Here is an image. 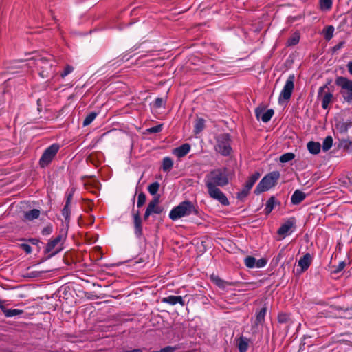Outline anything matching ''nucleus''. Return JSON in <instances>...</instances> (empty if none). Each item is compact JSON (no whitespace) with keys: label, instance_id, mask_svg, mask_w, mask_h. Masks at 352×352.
Returning a JSON list of instances; mask_svg holds the SVG:
<instances>
[{"label":"nucleus","instance_id":"obj_53","mask_svg":"<svg viewBox=\"0 0 352 352\" xmlns=\"http://www.w3.org/2000/svg\"><path fill=\"white\" fill-rule=\"evenodd\" d=\"M36 239H32L31 242L34 244L36 243Z\"/></svg>","mask_w":352,"mask_h":352},{"label":"nucleus","instance_id":"obj_14","mask_svg":"<svg viewBox=\"0 0 352 352\" xmlns=\"http://www.w3.org/2000/svg\"><path fill=\"white\" fill-rule=\"evenodd\" d=\"M190 145L188 144H184L182 145L181 146L175 148L173 151V153L177 157L180 158V157L185 156L186 154H188V152L190 151Z\"/></svg>","mask_w":352,"mask_h":352},{"label":"nucleus","instance_id":"obj_11","mask_svg":"<svg viewBox=\"0 0 352 352\" xmlns=\"http://www.w3.org/2000/svg\"><path fill=\"white\" fill-rule=\"evenodd\" d=\"M158 198L154 199L149 203L144 214V219H147L151 214H160L162 212L161 208L158 206Z\"/></svg>","mask_w":352,"mask_h":352},{"label":"nucleus","instance_id":"obj_33","mask_svg":"<svg viewBox=\"0 0 352 352\" xmlns=\"http://www.w3.org/2000/svg\"><path fill=\"white\" fill-rule=\"evenodd\" d=\"M96 116L97 113L95 112H91L89 115H87L83 121V126H86L90 124L95 120Z\"/></svg>","mask_w":352,"mask_h":352},{"label":"nucleus","instance_id":"obj_52","mask_svg":"<svg viewBox=\"0 0 352 352\" xmlns=\"http://www.w3.org/2000/svg\"><path fill=\"white\" fill-rule=\"evenodd\" d=\"M3 307H5L3 305L2 302H0V308L1 309L2 311H3Z\"/></svg>","mask_w":352,"mask_h":352},{"label":"nucleus","instance_id":"obj_17","mask_svg":"<svg viewBox=\"0 0 352 352\" xmlns=\"http://www.w3.org/2000/svg\"><path fill=\"white\" fill-rule=\"evenodd\" d=\"M40 210L37 209H33L30 211L25 212L24 214V220L28 221H33L36 219H38L40 216Z\"/></svg>","mask_w":352,"mask_h":352},{"label":"nucleus","instance_id":"obj_13","mask_svg":"<svg viewBox=\"0 0 352 352\" xmlns=\"http://www.w3.org/2000/svg\"><path fill=\"white\" fill-rule=\"evenodd\" d=\"M162 302L168 303L171 305H175L178 303L182 306L184 305V299L181 296H168L163 298Z\"/></svg>","mask_w":352,"mask_h":352},{"label":"nucleus","instance_id":"obj_50","mask_svg":"<svg viewBox=\"0 0 352 352\" xmlns=\"http://www.w3.org/2000/svg\"><path fill=\"white\" fill-rule=\"evenodd\" d=\"M347 68H348L349 72L352 75V61H350L348 63Z\"/></svg>","mask_w":352,"mask_h":352},{"label":"nucleus","instance_id":"obj_8","mask_svg":"<svg viewBox=\"0 0 352 352\" xmlns=\"http://www.w3.org/2000/svg\"><path fill=\"white\" fill-rule=\"evenodd\" d=\"M63 239L64 237L62 235H59L54 239L49 241L46 246V252L51 253L52 255L59 252L63 249Z\"/></svg>","mask_w":352,"mask_h":352},{"label":"nucleus","instance_id":"obj_51","mask_svg":"<svg viewBox=\"0 0 352 352\" xmlns=\"http://www.w3.org/2000/svg\"><path fill=\"white\" fill-rule=\"evenodd\" d=\"M343 43H340V44L337 45L336 46H335V49L336 50H339L340 48L342 47V46L343 45Z\"/></svg>","mask_w":352,"mask_h":352},{"label":"nucleus","instance_id":"obj_29","mask_svg":"<svg viewBox=\"0 0 352 352\" xmlns=\"http://www.w3.org/2000/svg\"><path fill=\"white\" fill-rule=\"evenodd\" d=\"M300 40V34L298 32H294L287 40V45L292 46L296 45Z\"/></svg>","mask_w":352,"mask_h":352},{"label":"nucleus","instance_id":"obj_6","mask_svg":"<svg viewBox=\"0 0 352 352\" xmlns=\"http://www.w3.org/2000/svg\"><path fill=\"white\" fill-rule=\"evenodd\" d=\"M59 148L58 144H54L46 148L39 160L40 166L43 168L48 166L57 154Z\"/></svg>","mask_w":352,"mask_h":352},{"label":"nucleus","instance_id":"obj_15","mask_svg":"<svg viewBox=\"0 0 352 352\" xmlns=\"http://www.w3.org/2000/svg\"><path fill=\"white\" fill-rule=\"evenodd\" d=\"M250 340L247 338L240 337L236 340V344L239 352H246L249 346Z\"/></svg>","mask_w":352,"mask_h":352},{"label":"nucleus","instance_id":"obj_12","mask_svg":"<svg viewBox=\"0 0 352 352\" xmlns=\"http://www.w3.org/2000/svg\"><path fill=\"white\" fill-rule=\"evenodd\" d=\"M294 221L292 219L287 221L283 223L278 230V234L283 236V238L291 232V230L294 226Z\"/></svg>","mask_w":352,"mask_h":352},{"label":"nucleus","instance_id":"obj_36","mask_svg":"<svg viewBox=\"0 0 352 352\" xmlns=\"http://www.w3.org/2000/svg\"><path fill=\"white\" fill-rule=\"evenodd\" d=\"M159 188H160L159 183L154 182L148 186V190L150 194H151L152 195H154L157 192Z\"/></svg>","mask_w":352,"mask_h":352},{"label":"nucleus","instance_id":"obj_42","mask_svg":"<svg viewBox=\"0 0 352 352\" xmlns=\"http://www.w3.org/2000/svg\"><path fill=\"white\" fill-rule=\"evenodd\" d=\"M263 108H257L255 110V114L258 120H261V116H263V113L264 112Z\"/></svg>","mask_w":352,"mask_h":352},{"label":"nucleus","instance_id":"obj_9","mask_svg":"<svg viewBox=\"0 0 352 352\" xmlns=\"http://www.w3.org/2000/svg\"><path fill=\"white\" fill-rule=\"evenodd\" d=\"M34 58L36 62V65L41 68V71L39 72L40 76L42 78L47 77L49 76L50 72L52 71V65H48V60L44 57L37 56Z\"/></svg>","mask_w":352,"mask_h":352},{"label":"nucleus","instance_id":"obj_27","mask_svg":"<svg viewBox=\"0 0 352 352\" xmlns=\"http://www.w3.org/2000/svg\"><path fill=\"white\" fill-rule=\"evenodd\" d=\"M276 204V199L274 197H272L268 199L266 203L265 211L267 214H270L274 208Z\"/></svg>","mask_w":352,"mask_h":352},{"label":"nucleus","instance_id":"obj_24","mask_svg":"<svg viewBox=\"0 0 352 352\" xmlns=\"http://www.w3.org/2000/svg\"><path fill=\"white\" fill-rule=\"evenodd\" d=\"M211 280L213 283H214L217 286L221 288H226L228 283L223 280L221 279L218 276L212 274L210 276Z\"/></svg>","mask_w":352,"mask_h":352},{"label":"nucleus","instance_id":"obj_35","mask_svg":"<svg viewBox=\"0 0 352 352\" xmlns=\"http://www.w3.org/2000/svg\"><path fill=\"white\" fill-rule=\"evenodd\" d=\"M294 157H295V155L294 153H287L280 156V161L282 163H286V162H288L292 160L294 158Z\"/></svg>","mask_w":352,"mask_h":352},{"label":"nucleus","instance_id":"obj_2","mask_svg":"<svg viewBox=\"0 0 352 352\" xmlns=\"http://www.w3.org/2000/svg\"><path fill=\"white\" fill-rule=\"evenodd\" d=\"M197 213V210L194 204L189 201H184L170 210L169 217L173 221H175L182 217Z\"/></svg>","mask_w":352,"mask_h":352},{"label":"nucleus","instance_id":"obj_18","mask_svg":"<svg viewBox=\"0 0 352 352\" xmlns=\"http://www.w3.org/2000/svg\"><path fill=\"white\" fill-rule=\"evenodd\" d=\"M305 198V194L300 190H296L291 198V201L294 204H298Z\"/></svg>","mask_w":352,"mask_h":352},{"label":"nucleus","instance_id":"obj_40","mask_svg":"<svg viewBox=\"0 0 352 352\" xmlns=\"http://www.w3.org/2000/svg\"><path fill=\"white\" fill-rule=\"evenodd\" d=\"M259 177L260 174L258 173H255L248 179V181L254 184Z\"/></svg>","mask_w":352,"mask_h":352},{"label":"nucleus","instance_id":"obj_10","mask_svg":"<svg viewBox=\"0 0 352 352\" xmlns=\"http://www.w3.org/2000/svg\"><path fill=\"white\" fill-rule=\"evenodd\" d=\"M318 97L322 99V107L327 109L333 98V94L329 91L327 85L320 87L318 90Z\"/></svg>","mask_w":352,"mask_h":352},{"label":"nucleus","instance_id":"obj_21","mask_svg":"<svg viewBox=\"0 0 352 352\" xmlns=\"http://www.w3.org/2000/svg\"><path fill=\"white\" fill-rule=\"evenodd\" d=\"M3 313L6 317H13L21 314L23 311L17 309H7L3 307Z\"/></svg>","mask_w":352,"mask_h":352},{"label":"nucleus","instance_id":"obj_45","mask_svg":"<svg viewBox=\"0 0 352 352\" xmlns=\"http://www.w3.org/2000/svg\"><path fill=\"white\" fill-rule=\"evenodd\" d=\"M256 267H263L266 265V261L265 259H259L258 261H256Z\"/></svg>","mask_w":352,"mask_h":352},{"label":"nucleus","instance_id":"obj_38","mask_svg":"<svg viewBox=\"0 0 352 352\" xmlns=\"http://www.w3.org/2000/svg\"><path fill=\"white\" fill-rule=\"evenodd\" d=\"M146 201V195L144 193H140L138 197L137 206L138 208L142 207Z\"/></svg>","mask_w":352,"mask_h":352},{"label":"nucleus","instance_id":"obj_31","mask_svg":"<svg viewBox=\"0 0 352 352\" xmlns=\"http://www.w3.org/2000/svg\"><path fill=\"white\" fill-rule=\"evenodd\" d=\"M333 144V139L331 136H327L322 142V149L324 151L329 150Z\"/></svg>","mask_w":352,"mask_h":352},{"label":"nucleus","instance_id":"obj_1","mask_svg":"<svg viewBox=\"0 0 352 352\" xmlns=\"http://www.w3.org/2000/svg\"><path fill=\"white\" fill-rule=\"evenodd\" d=\"M205 184L210 197L219 201L222 205L228 206L229 201L218 186H224L229 182L228 171L226 168H217L211 170L206 175Z\"/></svg>","mask_w":352,"mask_h":352},{"label":"nucleus","instance_id":"obj_37","mask_svg":"<svg viewBox=\"0 0 352 352\" xmlns=\"http://www.w3.org/2000/svg\"><path fill=\"white\" fill-rule=\"evenodd\" d=\"M333 0H320V8L322 10H328L332 6Z\"/></svg>","mask_w":352,"mask_h":352},{"label":"nucleus","instance_id":"obj_25","mask_svg":"<svg viewBox=\"0 0 352 352\" xmlns=\"http://www.w3.org/2000/svg\"><path fill=\"white\" fill-rule=\"evenodd\" d=\"M173 166V162L171 158L166 157L163 159L162 169L164 172L169 171Z\"/></svg>","mask_w":352,"mask_h":352},{"label":"nucleus","instance_id":"obj_5","mask_svg":"<svg viewBox=\"0 0 352 352\" xmlns=\"http://www.w3.org/2000/svg\"><path fill=\"white\" fill-rule=\"evenodd\" d=\"M215 149L223 155H229L230 154L232 148L228 134H221L217 137Z\"/></svg>","mask_w":352,"mask_h":352},{"label":"nucleus","instance_id":"obj_7","mask_svg":"<svg viewBox=\"0 0 352 352\" xmlns=\"http://www.w3.org/2000/svg\"><path fill=\"white\" fill-rule=\"evenodd\" d=\"M294 76L290 75L286 80V82L282 89L279 96V102H282L283 100H287L290 98L292 93L294 87Z\"/></svg>","mask_w":352,"mask_h":352},{"label":"nucleus","instance_id":"obj_30","mask_svg":"<svg viewBox=\"0 0 352 352\" xmlns=\"http://www.w3.org/2000/svg\"><path fill=\"white\" fill-rule=\"evenodd\" d=\"M204 120L202 118H197L195 124V133H199L204 128Z\"/></svg>","mask_w":352,"mask_h":352},{"label":"nucleus","instance_id":"obj_22","mask_svg":"<svg viewBox=\"0 0 352 352\" xmlns=\"http://www.w3.org/2000/svg\"><path fill=\"white\" fill-rule=\"evenodd\" d=\"M135 233L140 236L142 234L141 219L138 214L134 215Z\"/></svg>","mask_w":352,"mask_h":352},{"label":"nucleus","instance_id":"obj_49","mask_svg":"<svg viewBox=\"0 0 352 352\" xmlns=\"http://www.w3.org/2000/svg\"><path fill=\"white\" fill-rule=\"evenodd\" d=\"M52 232V229L51 228H45L43 230V233L44 234H50Z\"/></svg>","mask_w":352,"mask_h":352},{"label":"nucleus","instance_id":"obj_16","mask_svg":"<svg viewBox=\"0 0 352 352\" xmlns=\"http://www.w3.org/2000/svg\"><path fill=\"white\" fill-rule=\"evenodd\" d=\"M254 184L248 180L243 188L237 194V198L240 199L245 198L249 194Z\"/></svg>","mask_w":352,"mask_h":352},{"label":"nucleus","instance_id":"obj_39","mask_svg":"<svg viewBox=\"0 0 352 352\" xmlns=\"http://www.w3.org/2000/svg\"><path fill=\"white\" fill-rule=\"evenodd\" d=\"M74 70V67L71 65H67L64 69V71L63 72V73H61L60 76L62 78H65L66 76H67L68 74H69L70 73H72Z\"/></svg>","mask_w":352,"mask_h":352},{"label":"nucleus","instance_id":"obj_34","mask_svg":"<svg viewBox=\"0 0 352 352\" xmlns=\"http://www.w3.org/2000/svg\"><path fill=\"white\" fill-rule=\"evenodd\" d=\"M245 265L249 268L256 267V259L252 256H247L245 258Z\"/></svg>","mask_w":352,"mask_h":352},{"label":"nucleus","instance_id":"obj_48","mask_svg":"<svg viewBox=\"0 0 352 352\" xmlns=\"http://www.w3.org/2000/svg\"><path fill=\"white\" fill-rule=\"evenodd\" d=\"M155 104L156 107H160L163 104V100L158 98L155 100Z\"/></svg>","mask_w":352,"mask_h":352},{"label":"nucleus","instance_id":"obj_44","mask_svg":"<svg viewBox=\"0 0 352 352\" xmlns=\"http://www.w3.org/2000/svg\"><path fill=\"white\" fill-rule=\"evenodd\" d=\"M345 267V262L344 261H342L340 262L338 265L336 267V268L334 270V272L335 273H338L340 271H342Z\"/></svg>","mask_w":352,"mask_h":352},{"label":"nucleus","instance_id":"obj_32","mask_svg":"<svg viewBox=\"0 0 352 352\" xmlns=\"http://www.w3.org/2000/svg\"><path fill=\"white\" fill-rule=\"evenodd\" d=\"M274 115V111L272 109L264 110L263 116H261V120L263 122H269Z\"/></svg>","mask_w":352,"mask_h":352},{"label":"nucleus","instance_id":"obj_3","mask_svg":"<svg viewBox=\"0 0 352 352\" xmlns=\"http://www.w3.org/2000/svg\"><path fill=\"white\" fill-rule=\"evenodd\" d=\"M279 177L280 173L277 171H274L266 175L256 187L254 192L256 194H260L269 190L276 185Z\"/></svg>","mask_w":352,"mask_h":352},{"label":"nucleus","instance_id":"obj_23","mask_svg":"<svg viewBox=\"0 0 352 352\" xmlns=\"http://www.w3.org/2000/svg\"><path fill=\"white\" fill-rule=\"evenodd\" d=\"M266 311V308L263 307L256 314L255 320L256 325L261 324L264 322Z\"/></svg>","mask_w":352,"mask_h":352},{"label":"nucleus","instance_id":"obj_47","mask_svg":"<svg viewBox=\"0 0 352 352\" xmlns=\"http://www.w3.org/2000/svg\"><path fill=\"white\" fill-rule=\"evenodd\" d=\"M175 348L173 346H168L160 350L161 352H173L175 351Z\"/></svg>","mask_w":352,"mask_h":352},{"label":"nucleus","instance_id":"obj_4","mask_svg":"<svg viewBox=\"0 0 352 352\" xmlns=\"http://www.w3.org/2000/svg\"><path fill=\"white\" fill-rule=\"evenodd\" d=\"M336 83L341 87V94L346 101L352 102V80L344 77H338Z\"/></svg>","mask_w":352,"mask_h":352},{"label":"nucleus","instance_id":"obj_46","mask_svg":"<svg viewBox=\"0 0 352 352\" xmlns=\"http://www.w3.org/2000/svg\"><path fill=\"white\" fill-rule=\"evenodd\" d=\"M288 318L287 315L285 314H281L278 316V321L280 322H285Z\"/></svg>","mask_w":352,"mask_h":352},{"label":"nucleus","instance_id":"obj_41","mask_svg":"<svg viewBox=\"0 0 352 352\" xmlns=\"http://www.w3.org/2000/svg\"><path fill=\"white\" fill-rule=\"evenodd\" d=\"M21 248L28 254L32 252V248L27 243H22L20 245Z\"/></svg>","mask_w":352,"mask_h":352},{"label":"nucleus","instance_id":"obj_20","mask_svg":"<svg viewBox=\"0 0 352 352\" xmlns=\"http://www.w3.org/2000/svg\"><path fill=\"white\" fill-rule=\"evenodd\" d=\"M320 144L318 142H309L307 144V148L312 154H318L320 151Z\"/></svg>","mask_w":352,"mask_h":352},{"label":"nucleus","instance_id":"obj_19","mask_svg":"<svg viewBox=\"0 0 352 352\" xmlns=\"http://www.w3.org/2000/svg\"><path fill=\"white\" fill-rule=\"evenodd\" d=\"M311 264V256L309 254H306L298 261V265L301 267L302 271L306 270Z\"/></svg>","mask_w":352,"mask_h":352},{"label":"nucleus","instance_id":"obj_26","mask_svg":"<svg viewBox=\"0 0 352 352\" xmlns=\"http://www.w3.org/2000/svg\"><path fill=\"white\" fill-rule=\"evenodd\" d=\"M70 199L71 196H69L67 198V200L66 201L65 206H64L63 210H62V214L65 217V221H69V216H70V208H69V204H70Z\"/></svg>","mask_w":352,"mask_h":352},{"label":"nucleus","instance_id":"obj_28","mask_svg":"<svg viewBox=\"0 0 352 352\" xmlns=\"http://www.w3.org/2000/svg\"><path fill=\"white\" fill-rule=\"evenodd\" d=\"M334 27L332 25L327 26L323 30L324 36L326 40L329 41L333 36Z\"/></svg>","mask_w":352,"mask_h":352},{"label":"nucleus","instance_id":"obj_43","mask_svg":"<svg viewBox=\"0 0 352 352\" xmlns=\"http://www.w3.org/2000/svg\"><path fill=\"white\" fill-rule=\"evenodd\" d=\"M161 130H162V126L157 125V126H155L148 129V131L150 133H158V132L161 131Z\"/></svg>","mask_w":352,"mask_h":352}]
</instances>
